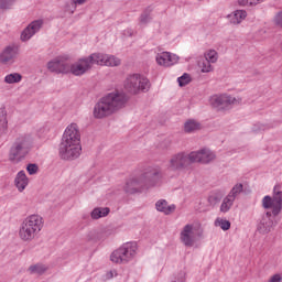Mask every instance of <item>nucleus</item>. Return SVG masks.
Returning a JSON list of instances; mask_svg holds the SVG:
<instances>
[{
	"label": "nucleus",
	"instance_id": "nucleus-1",
	"mask_svg": "<svg viewBox=\"0 0 282 282\" xmlns=\"http://www.w3.org/2000/svg\"><path fill=\"white\" fill-rule=\"evenodd\" d=\"M163 177L162 167L158 165L143 166L126 182L124 191L128 195L151 191L162 184Z\"/></svg>",
	"mask_w": 282,
	"mask_h": 282
},
{
	"label": "nucleus",
	"instance_id": "nucleus-2",
	"mask_svg": "<svg viewBox=\"0 0 282 282\" xmlns=\"http://www.w3.org/2000/svg\"><path fill=\"white\" fill-rule=\"evenodd\" d=\"M262 208L265 212L257 225V230L260 235H270L274 228H276V221L274 217L281 215L282 210V192L281 185H275L273 188V197L264 196L262 198Z\"/></svg>",
	"mask_w": 282,
	"mask_h": 282
},
{
	"label": "nucleus",
	"instance_id": "nucleus-3",
	"mask_svg": "<svg viewBox=\"0 0 282 282\" xmlns=\"http://www.w3.org/2000/svg\"><path fill=\"white\" fill-rule=\"evenodd\" d=\"M83 147L80 145V130L78 124L70 123L64 131L58 153L62 160H76L80 158Z\"/></svg>",
	"mask_w": 282,
	"mask_h": 282
},
{
	"label": "nucleus",
	"instance_id": "nucleus-4",
	"mask_svg": "<svg viewBox=\"0 0 282 282\" xmlns=\"http://www.w3.org/2000/svg\"><path fill=\"white\" fill-rule=\"evenodd\" d=\"M129 98L122 91H112L102 97L94 107L93 116L98 120H102V118H107L116 113V111H120V109H124L127 107Z\"/></svg>",
	"mask_w": 282,
	"mask_h": 282
},
{
	"label": "nucleus",
	"instance_id": "nucleus-5",
	"mask_svg": "<svg viewBox=\"0 0 282 282\" xmlns=\"http://www.w3.org/2000/svg\"><path fill=\"white\" fill-rule=\"evenodd\" d=\"M44 221L41 215H30L24 218L19 228V237L21 241L25 243H30V241H34L41 231L43 230Z\"/></svg>",
	"mask_w": 282,
	"mask_h": 282
},
{
	"label": "nucleus",
	"instance_id": "nucleus-6",
	"mask_svg": "<svg viewBox=\"0 0 282 282\" xmlns=\"http://www.w3.org/2000/svg\"><path fill=\"white\" fill-rule=\"evenodd\" d=\"M31 144L32 138L30 134L19 135L9 150V162H11V164L23 162Z\"/></svg>",
	"mask_w": 282,
	"mask_h": 282
},
{
	"label": "nucleus",
	"instance_id": "nucleus-7",
	"mask_svg": "<svg viewBox=\"0 0 282 282\" xmlns=\"http://www.w3.org/2000/svg\"><path fill=\"white\" fill-rule=\"evenodd\" d=\"M138 254V245L135 242H126L110 254L112 263L124 264L133 261Z\"/></svg>",
	"mask_w": 282,
	"mask_h": 282
},
{
	"label": "nucleus",
	"instance_id": "nucleus-8",
	"mask_svg": "<svg viewBox=\"0 0 282 282\" xmlns=\"http://www.w3.org/2000/svg\"><path fill=\"white\" fill-rule=\"evenodd\" d=\"M151 83L149 82V78L140 74L128 75L124 82V89H127L129 94H140V91H149Z\"/></svg>",
	"mask_w": 282,
	"mask_h": 282
},
{
	"label": "nucleus",
	"instance_id": "nucleus-9",
	"mask_svg": "<svg viewBox=\"0 0 282 282\" xmlns=\"http://www.w3.org/2000/svg\"><path fill=\"white\" fill-rule=\"evenodd\" d=\"M241 98L232 97L228 94L215 95L210 98V105L217 111H226L232 107V105H239Z\"/></svg>",
	"mask_w": 282,
	"mask_h": 282
},
{
	"label": "nucleus",
	"instance_id": "nucleus-10",
	"mask_svg": "<svg viewBox=\"0 0 282 282\" xmlns=\"http://www.w3.org/2000/svg\"><path fill=\"white\" fill-rule=\"evenodd\" d=\"M191 164H193V162H191V154L178 152L172 155L167 161V170L177 173V171H184V169H187Z\"/></svg>",
	"mask_w": 282,
	"mask_h": 282
},
{
	"label": "nucleus",
	"instance_id": "nucleus-11",
	"mask_svg": "<svg viewBox=\"0 0 282 282\" xmlns=\"http://www.w3.org/2000/svg\"><path fill=\"white\" fill-rule=\"evenodd\" d=\"M215 160H217V154L208 148L189 153V162H192V164L197 162L199 164H210V162H215Z\"/></svg>",
	"mask_w": 282,
	"mask_h": 282
},
{
	"label": "nucleus",
	"instance_id": "nucleus-12",
	"mask_svg": "<svg viewBox=\"0 0 282 282\" xmlns=\"http://www.w3.org/2000/svg\"><path fill=\"white\" fill-rule=\"evenodd\" d=\"M96 65V61L91 59V55L88 57L79 58L73 65L69 66V72L74 76H83V74H87L91 67Z\"/></svg>",
	"mask_w": 282,
	"mask_h": 282
},
{
	"label": "nucleus",
	"instance_id": "nucleus-13",
	"mask_svg": "<svg viewBox=\"0 0 282 282\" xmlns=\"http://www.w3.org/2000/svg\"><path fill=\"white\" fill-rule=\"evenodd\" d=\"M91 61H95V65H105L106 67H118L122 63L120 58L102 53L91 54Z\"/></svg>",
	"mask_w": 282,
	"mask_h": 282
},
{
	"label": "nucleus",
	"instance_id": "nucleus-14",
	"mask_svg": "<svg viewBox=\"0 0 282 282\" xmlns=\"http://www.w3.org/2000/svg\"><path fill=\"white\" fill-rule=\"evenodd\" d=\"M180 239L184 246L187 248H193L195 246V225H185L181 230Z\"/></svg>",
	"mask_w": 282,
	"mask_h": 282
},
{
	"label": "nucleus",
	"instance_id": "nucleus-15",
	"mask_svg": "<svg viewBox=\"0 0 282 282\" xmlns=\"http://www.w3.org/2000/svg\"><path fill=\"white\" fill-rule=\"evenodd\" d=\"M47 69L55 74H69V63L65 58L57 57L47 63Z\"/></svg>",
	"mask_w": 282,
	"mask_h": 282
},
{
	"label": "nucleus",
	"instance_id": "nucleus-16",
	"mask_svg": "<svg viewBox=\"0 0 282 282\" xmlns=\"http://www.w3.org/2000/svg\"><path fill=\"white\" fill-rule=\"evenodd\" d=\"M155 61L161 67H173L177 64L180 57L171 52H162L156 54Z\"/></svg>",
	"mask_w": 282,
	"mask_h": 282
},
{
	"label": "nucleus",
	"instance_id": "nucleus-17",
	"mask_svg": "<svg viewBox=\"0 0 282 282\" xmlns=\"http://www.w3.org/2000/svg\"><path fill=\"white\" fill-rule=\"evenodd\" d=\"M43 28V20H35L31 22L21 34V41H30V39L36 34Z\"/></svg>",
	"mask_w": 282,
	"mask_h": 282
},
{
	"label": "nucleus",
	"instance_id": "nucleus-18",
	"mask_svg": "<svg viewBox=\"0 0 282 282\" xmlns=\"http://www.w3.org/2000/svg\"><path fill=\"white\" fill-rule=\"evenodd\" d=\"M19 55V48L17 46H7L0 54V63L4 65L12 63Z\"/></svg>",
	"mask_w": 282,
	"mask_h": 282
},
{
	"label": "nucleus",
	"instance_id": "nucleus-19",
	"mask_svg": "<svg viewBox=\"0 0 282 282\" xmlns=\"http://www.w3.org/2000/svg\"><path fill=\"white\" fill-rule=\"evenodd\" d=\"M30 184V178L25 175V171H20L15 175L14 185L18 188L19 193H23L28 185Z\"/></svg>",
	"mask_w": 282,
	"mask_h": 282
},
{
	"label": "nucleus",
	"instance_id": "nucleus-20",
	"mask_svg": "<svg viewBox=\"0 0 282 282\" xmlns=\"http://www.w3.org/2000/svg\"><path fill=\"white\" fill-rule=\"evenodd\" d=\"M248 17V12L246 10H236L227 15V19L231 23V25H239L246 18Z\"/></svg>",
	"mask_w": 282,
	"mask_h": 282
},
{
	"label": "nucleus",
	"instance_id": "nucleus-21",
	"mask_svg": "<svg viewBox=\"0 0 282 282\" xmlns=\"http://www.w3.org/2000/svg\"><path fill=\"white\" fill-rule=\"evenodd\" d=\"M156 210L159 213H164V215H171V213H175V205H169L165 199H161L155 204Z\"/></svg>",
	"mask_w": 282,
	"mask_h": 282
},
{
	"label": "nucleus",
	"instance_id": "nucleus-22",
	"mask_svg": "<svg viewBox=\"0 0 282 282\" xmlns=\"http://www.w3.org/2000/svg\"><path fill=\"white\" fill-rule=\"evenodd\" d=\"M202 130V123L196 120L189 119L184 124L185 133H195V131Z\"/></svg>",
	"mask_w": 282,
	"mask_h": 282
},
{
	"label": "nucleus",
	"instance_id": "nucleus-23",
	"mask_svg": "<svg viewBox=\"0 0 282 282\" xmlns=\"http://www.w3.org/2000/svg\"><path fill=\"white\" fill-rule=\"evenodd\" d=\"M8 131V111L6 108H0V133Z\"/></svg>",
	"mask_w": 282,
	"mask_h": 282
},
{
	"label": "nucleus",
	"instance_id": "nucleus-24",
	"mask_svg": "<svg viewBox=\"0 0 282 282\" xmlns=\"http://www.w3.org/2000/svg\"><path fill=\"white\" fill-rule=\"evenodd\" d=\"M109 213L110 209L108 207H97L91 212L90 217L91 219H100L102 217H107Z\"/></svg>",
	"mask_w": 282,
	"mask_h": 282
},
{
	"label": "nucleus",
	"instance_id": "nucleus-25",
	"mask_svg": "<svg viewBox=\"0 0 282 282\" xmlns=\"http://www.w3.org/2000/svg\"><path fill=\"white\" fill-rule=\"evenodd\" d=\"M232 204H235V198L227 195L220 205V213H228L232 208Z\"/></svg>",
	"mask_w": 282,
	"mask_h": 282
},
{
	"label": "nucleus",
	"instance_id": "nucleus-26",
	"mask_svg": "<svg viewBox=\"0 0 282 282\" xmlns=\"http://www.w3.org/2000/svg\"><path fill=\"white\" fill-rule=\"evenodd\" d=\"M28 272L31 274H45L47 272V265L42 263L33 264L29 267Z\"/></svg>",
	"mask_w": 282,
	"mask_h": 282
},
{
	"label": "nucleus",
	"instance_id": "nucleus-27",
	"mask_svg": "<svg viewBox=\"0 0 282 282\" xmlns=\"http://www.w3.org/2000/svg\"><path fill=\"white\" fill-rule=\"evenodd\" d=\"M21 80H23V76L19 73H11L4 77V83L7 85H14L21 83Z\"/></svg>",
	"mask_w": 282,
	"mask_h": 282
},
{
	"label": "nucleus",
	"instance_id": "nucleus-28",
	"mask_svg": "<svg viewBox=\"0 0 282 282\" xmlns=\"http://www.w3.org/2000/svg\"><path fill=\"white\" fill-rule=\"evenodd\" d=\"M105 237H109V235L105 230H101V231H90L87 235V240L88 241H98V239H105Z\"/></svg>",
	"mask_w": 282,
	"mask_h": 282
},
{
	"label": "nucleus",
	"instance_id": "nucleus-29",
	"mask_svg": "<svg viewBox=\"0 0 282 282\" xmlns=\"http://www.w3.org/2000/svg\"><path fill=\"white\" fill-rule=\"evenodd\" d=\"M265 0H238V6L241 8H254Z\"/></svg>",
	"mask_w": 282,
	"mask_h": 282
},
{
	"label": "nucleus",
	"instance_id": "nucleus-30",
	"mask_svg": "<svg viewBox=\"0 0 282 282\" xmlns=\"http://www.w3.org/2000/svg\"><path fill=\"white\" fill-rule=\"evenodd\" d=\"M213 63L206 59V57L198 63V67L200 68L203 74H208L213 72Z\"/></svg>",
	"mask_w": 282,
	"mask_h": 282
},
{
	"label": "nucleus",
	"instance_id": "nucleus-31",
	"mask_svg": "<svg viewBox=\"0 0 282 282\" xmlns=\"http://www.w3.org/2000/svg\"><path fill=\"white\" fill-rule=\"evenodd\" d=\"M204 58L209 63H216L219 58V54L215 50H208L204 53Z\"/></svg>",
	"mask_w": 282,
	"mask_h": 282
},
{
	"label": "nucleus",
	"instance_id": "nucleus-32",
	"mask_svg": "<svg viewBox=\"0 0 282 282\" xmlns=\"http://www.w3.org/2000/svg\"><path fill=\"white\" fill-rule=\"evenodd\" d=\"M153 12V8L148 7L143 13L140 15V23L147 24L151 21V13Z\"/></svg>",
	"mask_w": 282,
	"mask_h": 282
},
{
	"label": "nucleus",
	"instance_id": "nucleus-33",
	"mask_svg": "<svg viewBox=\"0 0 282 282\" xmlns=\"http://www.w3.org/2000/svg\"><path fill=\"white\" fill-rule=\"evenodd\" d=\"M242 192H243V184L238 183L231 188L228 195L229 197H234V199H237V196L240 195Z\"/></svg>",
	"mask_w": 282,
	"mask_h": 282
},
{
	"label": "nucleus",
	"instance_id": "nucleus-34",
	"mask_svg": "<svg viewBox=\"0 0 282 282\" xmlns=\"http://www.w3.org/2000/svg\"><path fill=\"white\" fill-rule=\"evenodd\" d=\"M215 225L219 226V228H221V230H230V221L229 220L218 218V219H216Z\"/></svg>",
	"mask_w": 282,
	"mask_h": 282
},
{
	"label": "nucleus",
	"instance_id": "nucleus-35",
	"mask_svg": "<svg viewBox=\"0 0 282 282\" xmlns=\"http://www.w3.org/2000/svg\"><path fill=\"white\" fill-rule=\"evenodd\" d=\"M177 83L180 85V87H186V85H188V83H191V75L188 74H183L181 77L177 78Z\"/></svg>",
	"mask_w": 282,
	"mask_h": 282
},
{
	"label": "nucleus",
	"instance_id": "nucleus-36",
	"mask_svg": "<svg viewBox=\"0 0 282 282\" xmlns=\"http://www.w3.org/2000/svg\"><path fill=\"white\" fill-rule=\"evenodd\" d=\"M14 6V0H0L1 10H10Z\"/></svg>",
	"mask_w": 282,
	"mask_h": 282
},
{
	"label": "nucleus",
	"instance_id": "nucleus-37",
	"mask_svg": "<svg viewBox=\"0 0 282 282\" xmlns=\"http://www.w3.org/2000/svg\"><path fill=\"white\" fill-rule=\"evenodd\" d=\"M26 171H28L29 175H36L39 173V165H36L34 163H30L26 166Z\"/></svg>",
	"mask_w": 282,
	"mask_h": 282
},
{
	"label": "nucleus",
	"instance_id": "nucleus-38",
	"mask_svg": "<svg viewBox=\"0 0 282 282\" xmlns=\"http://www.w3.org/2000/svg\"><path fill=\"white\" fill-rule=\"evenodd\" d=\"M274 25L282 28V11L278 12L273 19Z\"/></svg>",
	"mask_w": 282,
	"mask_h": 282
},
{
	"label": "nucleus",
	"instance_id": "nucleus-39",
	"mask_svg": "<svg viewBox=\"0 0 282 282\" xmlns=\"http://www.w3.org/2000/svg\"><path fill=\"white\" fill-rule=\"evenodd\" d=\"M208 202L212 206H215L216 204H219V198L217 197V195H210L208 197Z\"/></svg>",
	"mask_w": 282,
	"mask_h": 282
},
{
	"label": "nucleus",
	"instance_id": "nucleus-40",
	"mask_svg": "<svg viewBox=\"0 0 282 282\" xmlns=\"http://www.w3.org/2000/svg\"><path fill=\"white\" fill-rule=\"evenodd\" d=\"M281 281H282V275H281V273L273 274V275L269 279V282H281Z\"/></svg>",
	"mask_w": 282,
	"mask_h": 282
},
{
	"label": "nucleus",
	"instance_id": "nucleus-41",
	"mask_svg": "<svg viewBox=\"0 0 282 282\" xmlns=\"http://www.w3.org/2000/svg\"><path fill=\"white\" fill-rule=\"evenodd\" d=\"M117 275L116 271H109L107 273V279H113Z\"/></svg>",
	"mask_w": 282,
	"mask_h": 282
},
{
	"label": "nucleus",
	"instance_id": "nucleus-42",
	"mask_svg": "<svg viewBox=\"0 0 282 282\" xmlns=\"http://www.w3.org/2000/svg\"><path fill=\"white\" fill-rule=\"evenodd\" d=\"M87 0H73V3L75 6H83V3H85Z\"/></svg>",
	"mask_w": 282,
	"mask_h": 282
},
{
	"label": "nucleus",
	"instance_id": "nucleus-43",
	"mask_svg": "<svg viewBox=\"0 0 282 282\" xmlns=\"http://www.w3.org/2000/svg\"><path fill=\"white\" fill-rule=\"evenodd\" d=\"M172 282H184V276H181V279L172 281Z\"/></svg>",
	"mask_w": 282,
	"mask_h": 282
}]
</instances>
